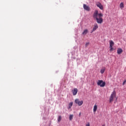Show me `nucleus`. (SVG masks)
<instances>
[{"mask_svg":"<svg viewBox=\"0 0 126 126\" xmlns=\"http://www.w3.org/2000/svg\"><path fill=\"white\" fill-rule=\"evenodd\" d=\"M80 116H81V112H80L79 114V117H80Z\"/></svg>","mask_w":126,"mask_h":126,"instance_id":"nucleus-22","label":"nucleus"},{"mask_svg":"<svg viewBox=\"0 0 126 126\" xmlns=\"http://www.w3.org/2000/svg\"><path fill=\"white\" fill-rule=\"evenodd\" d=\"M103 14L98 12V10H95L94 13L93 17L96 20L97 23L98 24H102L103 23Z\"/></svg>","mask_w":126,"mask_h":126,"instance_id":"nucleus-1","label":"nucleus"},{"mask_svg":"<svg viewBox=\"0 0 126 126\" xmlns=\"http://www.w3.org/2000/svg\"><path fill=\"white\" fill-rule=\"evenodd\" d=\"M78 90H77V89H74L73 91V94L74 95H75L77 94V92H78Z\"/></svg>","mask_w":126,"mask_h":126,"instance_id":"nucleus-9","label":"nucleus"},{"mask_svg":"<svg viewBox=\"0 0 126 126\" xmlns=\"http://www.w3.org/2000/svg\"><path fill=\"white\" fill-rule=\"evenodd\" d=\"M115 97H116V91H114L110 95L109 103H112V102L114 101V98H115Z\"/></svg>","mask_w":126,"mask_h":126,"instance_id":"nucleus-2","label":"nucleus"},{"mask_svg":"<svg viewBox=\"0 0 126 126\" xmlns=\"http://www.w3.org/2000/svg\"><path fill=\"white\" fill-rule=\"evenodd\" d=\"M87 33H88V30L85 29V30L83 31V33H82V35H86V34H87Z\"/></svg>","mask_w":126,"mask_h":126,"instance_id":"nucleus-10","label":"nucleus"},{"mask_svg":"<svg viewBox=\"0 0 126 126\" xmlns=\"http://www.w3.org/2000/svg\"><path fill=\"white\" fill-rule=\"evenodd\" d=\"M109 45H110L109 47H113V46H114V45H115V43H114V41H113V40H110Z\"/></svg>","mask_w":126,"mask_h":126,"instance_id":"nucleus-12","label":"nucleus"},{"mask_svg":"<svg viewBox=\"0 0 126 126\" xmlns=\"http://www.w3.org/2000/svg\"><path fill=\"white\" fill-rule=\"evenodd\" d=\"M97 84L100 87H104L105 85H106V82L103 81L102 80H99L97 83Z\"/></svg>","mask_w":126,"mask_h":126,"instance_id":"nucleus-3","label":"nucleus"},{"mask_svg":"<svg viewBox=\"0 0 126 126\" xmlns=\"http://www.w3.org/2000/svg\"><path fill=\"white\" fill-rule=\"evenodd\" d=\"M123 52V49L122 48H118L117 49V53L118 55H121V54Z\"/></svg>","mask_w":126,"mask_h":126,"instance_id":"nucleus-8","label":"nucleus"},{"mask_svg":"<svg viewBox=\"0 0 126 126\" xmlns=\"http://www.w3.org/2000/svg\"><path fill=\"white\" fill-rule=\"evenodd\" d=\"M83 7L85 10H87V11H90V7H89V6H88L86 4H84Z\"/></svg>","mask_w":126,"mask_h":126,"instance_id":"nucleus-5","label":"nucleus"},{"mask_svg":"<svg viewBox=\"0 0 126 126\" xmlns=\"http://www.w3.org/2000/svg\"><path fill=\"white\" fill-rule=\"evenodd\" d=\"M126 84V80H125L124 82H123V85H125V84Z\"/></svg>","mask_w":126,"mask_h":126,"instance_id":"nucleus-21","label":"nucleus"},{"mask_svg":"<svg viewBox=\"0 0 126 126\" xmlns=\"http://www.w3.org/2000/svg\"><path fill=\"white\" fill-rule=\"evenodd\" d=\"M96 5H97V7H99V8H100V9H101L102 10L104 8V7H103V5L100 2L97 3L96 4Z\"/></svg>","mask_w":126,"mask_h":126,"instance_id":"nucleus-6","label":"nucleus"},{"mask_svg":"<svg viewBox=\"0 0 126 126\" xmlns=\"http://www.w3.org/2000/svg\"><path fill=\"white\" fill-rule=\"evenodd\" d=\"M98 29V25H97V24H95L92 31L91 32V33H92L93 32H94V31H96V30Z\"/></svg>","mask_w":126,"mask_h":126,"instance_id":"nucleus-7","label":"nucleus"},{"mask_svg":"<svg viewBox=\"0 0 126 126\" xmlns=\"http://www.w3.org/2000/svg\"><path fill=\"white\" fill-rule=\"evenodd\" d=\"M109 48L110 52H112L113 50H114V48H113V46H109Z\"/></svg>","mask_w":126,"mask_h":126,"instance_id":"nucleus-18","label":"nucleus"},{"mask_svg":"<svg viewBox=\"0 0 126 126\" xmlns=\"http://www.w3.org/2000/svg\"><path fill=\"white\" fill-rule=\"evenodd\" d=\"M89 45V42H87L85 44V47H88Z\"/></svg>","mask_w":126,"mask_h":126,"instance_id":"nucleus-19","label":"nucleus"},{"mask_svg":"<svg viewBox=\"0 0 126 126\" xmlns=\"http://www.w3.org/2000/svg\"><path fill=\"white\" fill-rule=\"evenodd\" d=\"M61 121H62V116H59V117L58 118V122L59 123H60V122H61Z\"/></svg>","mask_w":126,"mask_h":126,"instance_id":"nucleus-16","label":"nucleus"},{"mask_svg":"<svg viewBox=\"0 0 126 126\" xmlns=\"http://www.w3.org/2000/svg\"><path fill=\"white\" fill-rule=\"evenodd\" d=\"M73 118V115H70L69 116L70 121H72Z\"/></svg>","mask_w":126,"mask_h":126,"instance_id":"nucleus-17","label":"nucleus"},{"mask_svg":"<svg viewBox=\"0 0 126 126\" xmlns=\"http://www.w3.org/2000/svg\"><path fill=\"white\" fill-rule=\"evenodd\" d=\"M72 105H73V102H71L69 103L68 109L69 110L71 108V107H72Z\"/></svg>","mask_w":126,"mask_h":126,"instance_id":"nucleus-11","label":"nucleus"},{"mask_svg":"<svg viewBox=\"0 0 126 126\" xmlns=\"http://www.w3.org/2000/svg\"><path fill=\"white\" fill-rule=\"evenodd\" d=\"M75 103L78 105V106H81L83 104V100L80 101L79 99H76L75 100Z\"/></svg>","mask_w":126,"mask_h":126,"instance_id":"nucleus-4","label":"nucleus"},{"mask_svg":"<svg viewBox=\"0 0 126 126\" xmlns=\"http://www.w3.org/2000/svg\"><path fill=\"white\" fill-rule=\"evenodd\" d=\"M106 69V68L103 67L101 69L100 72L101 73V74H103V73H104V72H105V70Z\"/></svg>","mask_w":126,"mask_h":126,"instance_id":"nucleus-13","label":"nucleus"},{"mask_svg":"<svg viewBox=\"0 0 126 126\" xmlns=\"http://www.w3.org/2000/svg\"><path fill=\"white\" fill-rule=\"evenodd\" d=\"M97 106L96 105H94V112L95 113V112H96V111H97Z\"/></svg>","mask_w":126,"mask_h":126,"instance_id":"nucleus-14","label":"nucleus"},{"mask_svg":"<svg viewBox=\"0 0 126 126\" xmlns=\"http://www.w3.org/2000/svg\"><path fill=\"white\" fill-rule=\"evenodd\" d=\"M120 6L121 8H122V9L124 8V3L123 2H121L120 3Z\"/></svg>","mask_w":126,"mask_h":126,"instance_id":"nucleus-15","label":"nucleus"},{"mask_svg":"<svg viewBox=\"0 0 126 126\" xmlns=\"http://www.w3.org/2000/svg\"><path fill=\"white\" fill-rule=\"evenodd\" d=\"M105 126V125H103V126Z\"/></svg>","mask_w":126,"mask_h":126,"instance_id":"nucleus-23","label":"nucleus"},{"mask_svg":"<svg viewBox=\"0 0 126 126\" xmlns=\"http://www.w3.org/2000/svg\"><path fill=\"white\" fill-rule=\"evenodd\" d=\"M86 126H90V123L88 122V123L86 124Z\"/></svg>","mask_w":126,"mask_h":126,"instance_id":"nucleus-20","label":"nucleus"}]
</instances>
